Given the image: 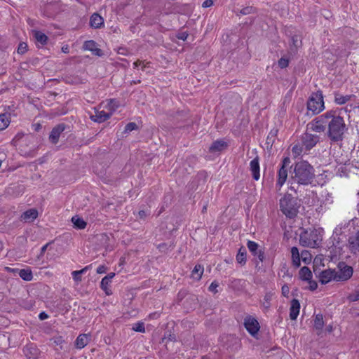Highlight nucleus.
<instances>
[{"instance_id": "4468645a", "label": "nucleus", "mask_w": 359, "mask_h": 359, "mask_svg": "<svg viewBox=\"0 0 359 359\" xmlns=\"http://www.w3.org/2000/svg\"><path fill=\"white\" fill-rule=\"evenodd\" d=\"M66 126L64 123H60L54 127L49 135V140L53 144L58 142L60 134L65 130Z\"/></svg>"}, {"instance_id": "a878e982", "label": "nucleus", "mask_w": 359, "mask_h": 359, "mask_svg": "<svg viewBox=\"0 0 359 359\" xmlns=\"http://www.w3.org/2000/svg\"><path fill=\"white\" fill-rule=\"evenodd\" d=\"M32 33L36 42L40 43L41 45L47 43L48 38L44 33L37 30H33Z\"/></svg>"}, {"instance_id": "e2e57ef3", "label": "nucleus", "mask_w": 359, "mask_h": 359, "mask_svg": "<svg viewBox=\"0 0 359 359\" xmlns=\"http://www.w3.org/2000/svg\"><path fill=\"white\" fill-rule=\"evenodd\" d=\"M125 50V49H124L123 48H121L119 49V50H118V53H120V54H123V53H121V50Z\"/></svg>"}, {"instance_id": "5fc2aeb1", "label": "nucleus", "mask_w": 359, "mask_h": 359, "mask_svg": "<svg viewBox=\"0 0 359 359\" xmlns=\"http://www.w3.org/2000/svg\"><path fill=\"white\" fill-rule=\"evenodd\" d=\"M5 270L8 272H11V273H18V271H20L18 269H13V268L8 267V266L6 267Z\"/></svg>"}, {"instance_id": "7c9ffc66", "label": "nucleus", "mask_w": 359, "mask_h": 359, "mask_svg": "<svg viewBox=\"0 0 359 359\" xmlns=\"http://www.w3.org/2000/svg\"><path fill=\"white\" fill-rule=\"evenodd\" d=\"M291 253L293 265L295 267H299L300 266V255L298 248L297 247H292L291 249Z\"/></svg>"}, {"instance_id": "774afa93", "label": "nucleus", "mask_w": 359, "mask_h": 359, "mask_svg": "<svg viewBox=\"0 0 359 359\" xmlns=\"http://www.w3.org/2000/svg\"><path fill=\"white\" fill-rule=\"evenodd\" d=\"M290 189H292V190L293 189L294 191H296V189H294V187H292V186L290 187Z\"/></svg>"}, {"instance_id": "58836bf2", "label": "nucleus", "mask_w": 359, "mask_h": 359, "mask_svg": "<svg viewBox=\"0 0 359 359\" xmlns=\"http://www.w3.org/2000/svg\"><path fill=\"white\" fill-rule=\"evenodd\" d=\"M278 67L281 69L285 68L289 65V59L285 57H281L278 61Z\"/></svg>"}, {"instance_id": "8fccbe9b", "label": "nucleus", "mask_w": 359, "mask_h": 359, "mask_svg": "<svg viewBox=\"0 0 359 359\" xmlns=\"http://www.w3.org/2000/svg\"><path fill=\"white\" fill-rule=\"evenodd\" d=\"M289 292H290L289 287L287 285H284L282 287V294H283V295L285 296V297H287V294H289Z\"/></svg>"}, {"instance_id": "0e129e2a", "label": "nucleus", "mask_w": 359, "mask_h": 359, "mask_svg": "<svg viewBox=\"0 0 359 359\" xmlns=\"http://www.w3.org/2000/svg\"><path fill=\"white\" fill-rule=\"evenodd\" d=\"M292 151H297V147H293V149H292Z\"/></svg>"}, {"instance_id": "72a5a7b5", "label": "nucleus", "mask_w": 359, "mask_h": 359, "mask_svg": "<svg viewBox=\"0 0 359 359\" xmlns=\"http://www.w3.org/2000/svg\"><path fill=\"white\" fill-rule=\"evenodd\" d=\"M352 95H342L338 93H334V102L338 104H344L351 100Z\"/></svg>"}, {"instance_id": "c03bdc74", "label": "nucleus", "mask_w": 359, "mask_h": 359, "mask_svg": "<svg viewBox=\"0 0 359 359\" xmlns=\"http://www.w3.org/2000/svg\"><path fill=\"white\" fill-rule=\"evenodd\" d=\"M171 246H172V245H170L168 246L167 243H161V244H159V245L157 246V248H158V249L161 252H165L168 250V248H169L170 247H171Z\"/></svg>"}, {"instance_id": "4be33fe9", "label": "nucleus", "mask_w": 359, "mask_h": 359, "mask_svg": "<svg viewBox=\"0 0 359 359\" xmlns=\"http://www.w3.org/2000/svg\"><path fill=\"white\" fill-rule=\"evenodd\" d=\"M38 216V211L36 209L32 208L24 212L21 215V219L25 222H32Z\"/></svg>"}, {"instance_id": "e433bc0d", "label": "nucleus", "mask_w": 359, "mask_h": 359, "mask_svg": "<svg viewBox=\"0 0 359 359\" xmlns=\"http://www.w3.org/2000/svg\"><path fill=\"white\" fill-rule=\"evenodd\" d=\"M302 261L306 264H309L311 260V255L307 250H303L301 253Z\"/></svg>"}, {"instance_id": "39448f33", "label": "nucleus", "mask_w": 359, "mask_h": 359, "mask_svg": "<svg viewBox=\"0 0 359 359\" xmlns=\"http://www.w3.org/2000/svg\"><path fill=\"white\" fill-rule=\"evenodd\" d=\"M331 112L327 111L326 113L316 117L307 126L313 131L320 133L324 132L327 127V121L331 117L330 115Z\"/></svg>"}, {"instance_id": "bb28decb", "label": "nucleus", "mask_w": 359, "mask_h": 359, "mask_svg": "<svg viewBox=\"0 0 359 359\" xmlns=\"http://www.w3.org/2000/svg\"><path fill=\"white\" fill-rule=\"evenodd\" d=\"M72 222L74 224V227L77 229H84L87 226V223L78 215L72 217Z\"/></svg>"}, {"instance_id": "dca6fc26", "label": "nucleus", "mask_w": 359, "mask_h": 359, "mask_svg": "<svg viewBox=\"0 0 359 359\" xmlns=\"http://www.w3.org/2000/svg\"><path fill=\"white\" fill-rule=\"evenodd\" d=\"M259 160V156H257L253 160L250 161V169L252 172V177L255 180H258L260 177Z\"/></svg>"}, {"instance_id": "f704fd0d", "label": "nucleus", "mask_w": 359, "mask_h": 359, "mask_svg": "<svg viewBox=\"0 0 359 359\" xmlns=\"http://www.w3.org/2000/svg\"><path fill=\"white\" fill-rule=\"evenodd\" d=\"M203 273V266L201 264H196L192 271V276L197 280H200Z\"/></svg>"}, {"instance_id": "20e7f679", "label": "nucleus", "mask_w": 359, "mask_h": 359, "mask_svg": "<svg viewBox=\"0 0 359 359\" xmlns=\"http://www.w3.org/2000/svg\"><path fill=\"white\" fill-rule=\"evenodd\" d=\"M323 96L321 91L313 94L307 102V109L313 114H319L324 109Z\"/></svg>"}, {"instance_id": "4d7b16f0", "label": "nucleus", "mask_w": 359, "mask_h": 359, "mask_svg": "<svg viewBox=\"0 0 359 359\" xmlns=\"http://www.w3.org/2000/svg\"><path fill=\"white\" fill-rule=\"evenodd\" d=\"M138 214L140 218H145L147 216V213L144 210H140Z\"/></svg>"}, {"instance_id": "a19ab883", "label": "nucleus", "mask_w": 359, "mask_h": 359, "mask_svg": "<svg viewBox=\"0 0 359 359\" xmlns=\"http://www.w3.org/2000/svg\"><path fill=\"white\" fill-rule=\"evenodd\" d=\"M255 12V8L252 6H246L242 8L239 13L241 15H248Z\"/></svg>"}, {"instance_id": "680f3d73", "label": "nucleus", "mask_w": 359, "mask_h": 359, "mask_svg": "<svg viewBox=\"0 0 359 359\" xmlns=\"http://www.w3.org/2000/svg\"><path fill=\"white\" fill-rule=\"evenodd\" d=\"M207 208H208V204H207V203H205V204L203 205V208H202V212H203V213H205V212H206V210H207Z\"/></svg>"}, {"instance_id": "2eb2a0df", "label": "nucleus", "mask_w": 359, "mask_h": 359, "mask_svg": "<svg viewBox=\"0 0 359 359\" xmlns=\"http://www.w3.org/2000/svg\"><path fill=\"white\" fill-rule=\"evenodd\" d=\"M83 48L84 50L92 52V53L95 55L100 57L103 55L102 50L97 47V43L93 40L85 41L83 46Z\"/></svg>"}, {"instance_id": "864d4df0", "label": "nucleus", "mask_w": 359, "mask_h": 359, "mask_svg": "<svg viewBox=\"0 0 359 359\" xmlns=\"http://www.w3.org/2000/svg\"><path fill=\"white\" fill-rule=\"evenodd\" d=\"M106 272V267L104 265H101L97 269V273H104Z\"/></svg>"}, {"instance_id": "6e6552de", "label": "nucleus", "mask_w": 359, "mask_h": 359, "mask_svg": "<svg viewBox=\"0 0 359 359\" xmlns=\"http://www.w3.org/2000/svg\"><path fill=\"white\" fill-rule=\"evenodd\" d=\"M316 237L317 233L316 232H311L310 233L304 232L300 235L299 243L303 246L314 248L318 245L316 239Z\"/></svg>"}, {"instance_id": "13d9d810", "label": "nucleus", "mask_w": 359, "mask_h": 359, "mask_svg": "<svg viewBox=\"0 0 359 359\" xmlns=\"http://www.w3.org/2000/svg\"><path fill=\"white\" fill-rule=\"evenodd\" d=\"M48 246V243L46 244L45 245H43L41 249V255H43L44 252H46L47 248Z\"/></svg>"}, {"instance_id": "4c0bfd02", "label": "nucleus", "mask_w": 359, "mask_h": 359, "mask_svg": "<svg viewBox=\"0 0 359 359\" xmlns=\"http://www.w3.org/2000/svg\"><path fill=\"white\" fill-rule=\"evenodd\" d=\"M18 53L24 54L27 51V44L25 42H20L18 47Z\"/></svg>"}, {"instance_id": "473e14b6", "label": "nucleus", "mask_w": 359, "mask_h": 359, "mask_svg": "<svg viewBox=\"0 0 359 359\" xmlns=\"http://www.w3.org/2000/svg\"><path fill=\"white\" fill-rule=\"evenodd\" d=\"M90 267V265L85 266L83 269L79 271H74L72 273L73 279L76 283H79L81 281V275L86 273Z\"/></svg>"}, {"instance_id": "69168bd1", "label": "nucleus", "mask_w": 359, "mask_h": 359, "mask_svg": "<svg viewBox=\"0 0 359 359\" xmlns=\"http://www.w3.org/2000/svg\"><path fill=\"white\" fill-rule=\"evenodd\" d=\"M292 151H297V147H293V149H292Z\"/></svg>"}, {"instance_id": "a18cd8bd", "label": "nucleus", "mask_w": 359, "mask_h": 359, "mask_svg": "<svg viewBox=\"0 0 359 359\" xmlns=\"http://www.w3.org/2000/svg\"><path fill=\"white\" fill-rule=\"evenodd\" d=\"M309 284V290H311V291H314L317 289L318 287V284L316 283V281L315 280H309L307 281Z\"/></svg>"}, {"instance_id": "c9c22d12", "label": "nucleus", "mask_w": 359, "mask_h": 359, "mask_svg": "<svg viewBox=\"0 0 359 359\" xmlns=\"http://www.w3.org/2000/svg\"><path fill=\"white\" fill-rule=\"evenodd\" d=\"M324 322L323 315L317 314L314 319V327L318 330H321L323 327Z\"/></svg>"}, {"instance_id": "603ef678", "label": "nucleus", "mask_w": 359, "mask_h": 359, "mask_svg": "<svg viewBox=\"0 0 359 359\" xmlns=\"http://www.w3.org/2000/svg\"><path fill=\"white\" fill-rule=\"evenodd\" d=\"M53 341L56 345H61L64 342L62 337L60 336L54 338Z\"/></svg>"}, {"instance_id": "09e8293b", "label": "nucleus", "mask_w": 359, "mask_h": 359, "mask_svg": "<svg viewBox=\"0 0 359 359\" xmlns=\"http://www.w3.org/2000/svg\"><path fill=\"white\" fill-rule=\"evenodd\" d=\"M177 37L179 39H182L183 41H185L187 39V37H188V34L187 32H182L179 33L177 35Z\"/></svg>"}, {"instance_id": "1a4fd4ad", "label": "nucleus", "mask_w": 359, "mask_h": 359, "mask_svg": "<svg viewBox=\"0 0 359 359\" xmlns=\"http://www.w3.org/2000/svg\"><path fill=\"white\" fill-rule=\"evenodd\" d=\"M244 326L252 336L257 334L260 328L258 321L250 316H247L244 319Z\"/></svg>"}, {"instance_id": "f8f14e48", "label": "nucleus", "mask_w": 359, "mask_h": 359, "mask_svg": "<svg viewBox=\"0 0 359 359\" xmlns=\"http://www.w3.org/2000/svg\"><path fill=\"white\" fill-rule=\"evenodd\" d=\"M319 141V136L306 133L302 137V143L307 150L313 148Z\"/></svg>"}, {"instance_id": "5701e85b", "label": "nucleus", "mask_w": 359, "mask_h": 359, "mask_svg": "<svg viewBox=\"0 0 359 359\" xmlns=\"http://www.w3.org/2000/svg\"><path fill=\"white\" fill-rule=\"evenodd\" d=\"M104 23L103 18L97 13H93L90 19V25L95 29L100 28Z\"/></svg>"}, {"instance_id": "9b49d317", "label": "nucleus", "mask_w": 359, "mask_h": 359, "mask_svg": "<svg viewBox=\"0 0 359 359\" xmlns=\"http://www.w3.org/2000/svg\"><path fill=\"white\" fill-rule=\"evenodd\" d=\"M335 277H336L335 269H330L321 271L318 276L319 282L322 285H325V284L328 283L330 281H331L332 280H335Z\"/></svg>"}, {"instance_id": "79ce46f5", "label": "nucleus", "mask_w": 359, "mask_h": 359, "mask_svg": "<svg viewBox=\"0 0 359 359\" xmlns=\"http://www.w3.org/2000/svg\"><path fill=\"white\" fill-rule=\"evenodd\" d=\"M347 299L349 302H355L359 300V291H355V292L350 294Z\"/></svg>"}, {"instance_id": "cd10ccee", "label": "nucleus", "mask_w": 359, "mask_h": 359, "mask_svg": "<svg viewBox=\"0 0 359 359\" xmlns=\"http://www.w3.org/2000/svg\"><path fill=\"white\" fill-rule=\"evenodd\" d=\"M299 275L300 279L304 281H308L312 278L311 271L307 266H303L299 270Z\"/></svg>"}, {"instance_id": "9d476101", "label": "nucleus", "mask_w": 359, "mask_h": 359, "mask_svg": "<svg viewBox=\"0 0 359 359\" xmlns=\"http://www.w3.org/2000/svg\"><path fill=\"white\" fill-rule=\"evenodd\" d=\"M248 248L250 252L257 257L259 262H263L264 259V252L259 248V245L255 241H248L247 243Z\"/></svg>"}, {"instance_id": "6e6d98bb", "label": "nucleus", "mask_w": 359, "mask_h": 359, "mask_svg": "<svg viewBox=\"0 0 359 359\" xmlns=\"http://www.w3.org/2000/svg\"><path fill=\"white\" fill-rule=\"evenodd\" d=\"M39 318L40 320H43L45 319H47L48 318V316L45 312H41L39 313Z\"/></svg>"}, {"instance_id": "3c124183", "label": "nucleus", "mask_w": 359, "mask_h": 359, "mask_svg": "<svg viewBox=\"0 0 359 359\" xmlns=\"http://www.w3.org/2000/svg\"><path fill=\"white\" fill-rule=\"evenodd\" d=\"M213 5V1L212 0H205L202 6L203 8H208Z\"/></svg>"}, {"instance_id": "7ed1b4c3", "label": "nucleus", "mask_w": 359, "mask_h": 359, "mask_svg": "<svg viewBox=\"0 0 359 359\" xmlns=\"http://www.w3.org/2000/svg\"><path fill=\"white\" fill-rule=\"evenodd\" d=\"M300 204L297 198L291 194H285L280 200V210L288 218H294L297 215Z\"/></svg>"}, {"instance_id": "338daca9", "label": "nucleus", "mask_w": 359, "mask_h": 359, "mask_svg": "<svg viewBox=\"0 0 359 359\" xmlns=\"http://www.w3.org/2000/svg\"><path fill=\"white\" fill-rule=\"evenodd\" d=\"M140 83V80L134 81V83H135V84H136V83Z\"/></svg>"}, {"instance_id": "ddd939ff", "label": "nucleus", "mask_w": 359, "mask_h": 359, "mask_svg": "<svg viewBox=\"0 0 359 359\" xmlns=\"http://www.w3.org/2000/svg\"><path fill=\"white\" fill-rule=\"evenodd\" d=\"M23 352L28 359H38L40 351L34 344H27L23 348Z\"/></svg>"}, {"instance_id": "f3484780", "label": "nucleus", "mask_w": 359, "mask_h": 359, "mask_svg": "<svg viewBox=\"0 0 359 359\" xmlns=\"http://www.w3.org/2000/svg\"><path fill=\"white\" fill-rule=\"evenodd\" d=\"M114 273H109L101 280L100 287L107 295H110L112 293L108 287L109 286L111 279L114 277Z\"/></svg>"}, {"instance_id": "b1692460", "label": "nucleus", "mask_w": 359, "mask_h": 359, "mask_svg": "<svg viewBox=\"0 0 359 359\" xmlns=\"http://www.w3.org/2000/svg\"><path fill=\"white\" fill-rule=\"evenodd\" d=\"M227 143L224 140L215 141L209 148L210 152L221 151L227 147Z\"/></svg>"}, {"instance_id": "c756f323", "label": "nucleus", "mask_w": 359, "mask_h": 359, "mask_svg": "<svg viewBox=\"0 0 359 359\" xmlns=\"http://www.w3.org/2000/svg\"><path fill=\"white\" fill-rule=\"evenodd\" d=\"M88 335L86 334H81L78 336L76 339V346L78 348H83L88 344Z\"/></svg>"}, {"instance_id": "37998d69", "label": "nucleus", "mask_w": 359, "mask_h": 359, "mask_svg": "<svg viewBox=\"0 0 359 359\" xmlns=\"http://www.w3.org/2000/svg\"><path fill=\"white\" fill-rule=\"evenodd\" d=\"M133 330L136 332H145V328H144V325L143 323H138L137 324H135V326L133 327Z\"/></svg>"}, {"instance_id": "ea45409f", "label": "nucleus", "mask_w": 359, "mask_h": 359, "mask_svg": "<svg viewBox=\"0 0 359 359\" xmlns=\"http://www.w3.org/2000/svg\"><path fill=\"white\" fill-rule=\"evenodd\" d=\"M137 128V126L135 123L134 122H130V123H128L126 127H125V130H124V132L125 133H129V132H131L134 130H136Z\"/></svg>"}, {"instance_id": "a211bd4d", "label": "nucleus", "mask_w": 359, "mask_h": 359, "mask_svg": "<svg viewBox=\"0 0 359 359\" xmlns=\"http://www.w3.org/2000/svg\"><path fill=\"white\" fill-rule=\"evenodd\" d=\"M300 309V304L296 299H293L291 301V305L290 309V318L291 320H296Z\"/></svg>"}, {"instance_id": "c85d7f7f", "label": "nucleus", "mask_w": 359, "mask_h": 359, "mask_svg": "<svg viewBox=\"0 0 359 359\" xmlns=\"http://www.w3.org/2000/svg\"><path fill=\"white\" fill-rule=\"evenodd\" d=\"M246 257H247V252L246 249L244 247H241L236 255V261L238 264L241 265H245L246 264Z\"/></svg>"}, {"instance_id": "aec40b11", "label": "nucleus", "mask_w": 359, "mask_h": 359, "mask_svg": "<svg viewBox=\"0 0 359 359\" xmlns=\"http://www.w3.org/2000/svg\"><path fill=\"white\" fill-rule=\"evenodd\" d=\"M348 245L350 250L352 252H356L359 251V231L355 236L349 237Z\"/></svg>"}, {"instance_id": "f257e3e1", "label": "nucleus", "mask_w": 359, "mask_h": 359, "mask_svg": "<svg viewBox=\"0 0 359 359\" xmlns=\"http://www.w3.org/2000/svg\"><path fill=\"white\" fill-rule=\"evenodd\" d=\"M314 178L315 170L307 161H301L294 165L293 171L291 173L293 182L299 185H308L312 183Z\"/></svg>"}, {"instance_id": "bf43d9fd", "label": "nucleus", "mask_w": 359, "mask_h": 359, "mask_svg": "<svg viewBox=\"0 0 359 359\" xmlns=\"http://www.w3.org/2000/svg\"><path fill=\"white\" fill-rule=\"evenodd\" d=\"M62 52H63V53H69V47H68V46H63V47L62 48Z\"/></svg>"}, {"instance_id": "6ab92c4d", "label": "nucleus", "mask_w": 359, "mask_h": 359, "mask_svg": "<svg viewBox=\"0 0 359 359\" xmlns=\"http://www.w3.org/2000/svg\"><path fill=\"white\" fill-rule=\"evenodd\" d=\"M111 114L107 113L104 111H96L95 115H91L90 118L95 122L102 123L109 119Z\"/></svg>"}, {"instance_id": "412c9836", "label": "nucleus", "mask_w": 359, "mask_h": 359, "mask_svg": "<svg viewBox=\"0 0 359 359\" xmlns=\"http://www.w3.org/2000/svg\"><path fill=\"white\" fill-rule=\"evenodd\" d=\"M302 46V40L297 35H294L291 38V43L290 44V53L295 54L297 52L298 48Z\"/></svg>"}, {"instance_id": "052dcab7", "label": "nucleus", "mask_w": 359, "mask_h": 359, "mask_svg": "<svg viewBox=\"0 0 359 359\" xmlns=\"http://www.w3.org/2000/svg\"><path fill=\"white\" fill-rule=\"evenodd\" d=\"M142 63V62L140 60H137L136 62H135L133 63V65H134V67L136 68L139 65H140Z\"/></svg>"}, {"instance_id": "de8ad7c7", "label": "nucleus", "mask_w": 359, "mask_h": 359, "mask_svg": "<svg viewBox=\"0 0 359 359\" xmlns=\"http://www.w3.org/2000/svg\"><path fill=\"white\" fill-rule=\"evenodd\" d=\"M271 299V296L270 294H266L265 295V297L264 298V306L266 308H269L270 306Z\"/></svg>"}, {"instance_id": "0eeeda50", "label": "nucleus", "mask_w": 359, "mask_h": 359, "mask_svg": "<svg viewBox=\"0 0 359 359\" xmlns=\"http://www.w3.org/2000/svg\"><path fill=\"white\" fill-rule=\"evenodd\" d=\"M290 163V158L289 157H285L282 161V165L278 172V180L276 185L279 187V189L285 184L287 179V169Z\"/></svg>"}, {"instance_id": "49530a36", "label": "nucleus", "mask_w": 359, "mask_h": 359, "mask_svg": "<svg viewBox=\"0 0 359 359\" xmlns=\"http://www.w3.org/2000/svg\"><path fill=\"white\" fill-rule=\"evenodd\" d=\"M219 286L218 283L216 281L212 282L209 286V291L212 292L214 293H217V288Z\"/></svg>"}, {"instance_id": "f03ea898", "label": "nucleus", "mask_w": 359, "mask_h": 359, "mask_svg": "<svg viewBox=\"0 0 359 359\" xmlns=\"http://www.w3.org/2000/svg\"><path fill=\"white\" fill-rule=\"evenodd\" d=\"M331 117L327 121V135L328 138L333 142L342 141L344 135L346 130L344 120L339 115L337 114L336 111H330Z\"/></svg>"}, {"instance_id": "2f4dec72", "label": "nucleus", "mask_w": 359, "mask_h": 359, "mask_svg": "<svg viewBox=\"0 0 359 359\" xmlns=\"http://www.w3.org/2000/svg\"><path fill=\"white\" fill-rule=\"evenodd\" d=\"M18 275L25 281H30L33 278V274L30 269H20L18 271Z\"/></svg>"}, {"instance_id": "393cba45", "label": "nucleus", "mask_w": 359, "mask_h": 359, "mask_svg": "<svg viewBox=\"0 0 359 359\" xmlns=\"http://www.w3.org/2000/svg\"><path fill=\"white\" fill-rule=\"evenodd\" d=\"M10 116L11 114L8 111L0 114V130L6 129L8 126L11 122Z\"/></svg>"}, {"instance_id": "423d86ee", "label": "nucleus", "mask_w": 359, "mask_h": 359, "mask_svg": "<svg viewBox=\"0 0 359 359\" xmlns=\"http://www.w3.org/2000/svg\"><path fill=\"white\" fill-rule=\"evenodd\" d=\"M337 268L339 271H336V281H345L352 276L353 273V268L346 265L344 262H339Z\"/></svg>"}]
</instances>
